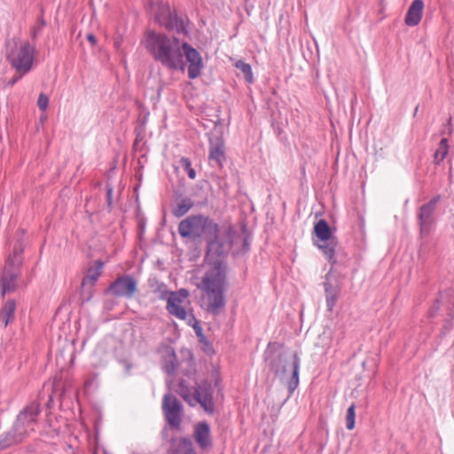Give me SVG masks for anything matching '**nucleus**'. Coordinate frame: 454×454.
Segmentation results:
<instances>
[{
  "label": "nucleus",
  "mask_w": 454,
  "mask_h": 454,
  "mask_svg": "<svg viewBox=\"0 0 454 454\" xmlns=\"http://www.w3.org/2000/svg\"><path fill=\"white\" fill-rule=\"evenodd\" d=\"M178 232L194 244L207 242V257L226 255L235 242V232L231 225L220 228L211 218L192 215L178 224Z\"/></svg>",
  "instance_id": "1"
},
{
  "label": "nucleus",
  "mask_w": 454,
  "mask_h": 454,
  "mask_svg": "<svg viewBox=\"0 0 454 454\" xmlns=\"http://www.w3.org/2000/svg\"><path fill=\"white\" fill-rule=\"evenodd\" d=\"M212 264L198 285V288L203 292L201 308L207 313L217 316L226 304L224 293L228 289L227 265L218 258Z\"/></svg>",
  "instance_id": "2"
},
{
  "label": "nucleus",
  "mask_w": 454,
  "mask_h": 454,
  "mask_svg": "<svg viewBox=\"0 0 454 454\" xmlns=\"http://www.w3.org/2000/svg\"><path fill=\"white\" fill-rule=\"evenodd\" d=\"M183 40L175 35L161 32L148 31L145 39V47L153 59L168 70H184L183 60Z\"/></svg>",
  "instance_id": "3"
},
{
  "label": "nucleus",
  "mask_w": 454,
  "mask_h": 454,
  "mask_svg": "<svg viewBox=\"0 0 454 454\" xmlns=\"http://www.w3.org/2000/svg\"><path fill=\"white\" fill-rule=\"evenodd\" d=\"M264 362L269 370L278 378L283 379L291 372L287 381L289 395L299 385L300 358L296 352H291L278 342H270L264 351Z\"/></svg>",
  "instance_id": "4"
},
{
  "label": "nucleus",
  "mask_w": 454,
  "mask_h": 454,
  "mask_svg": "<svg viewBox=\"0 0 454 454\" xmlns=\"http://www.w3.org/2000/svg\"><path fill=\"white\" fill-rule=\"evenodd\" d=\"M6 58L17 72L27 73L33 64L35 46L28 41L13 38L6 43Z\"/></svg>",
  "instance_id": "5"
},
{
  "label": "nucleus",
  "mask_w": 454,
  "mask_h": 454,
  "mask_svg": "<svg viewBox=\"0 0 454 454\" xmlns=\"http://www.w3.org/2000/svg\"><path fill=\"white\" fill-rule=\"evenodd\" d=\"M152 12L154 22L168 31H173L176 34H188L184 20L178 17L175 12H172L168 4H160L155 8L152 7Z\"/></svg>",
  "instance_id": "6"
},
{
  "label": "nucleus",
  "mask_w": 454,
  "mask_h": 454,
  "mask_svg": "<svg viewBox=\"0 0 454 454\" xmlns=\"http://www.w3.org/2000/svg\"><path fill=\"white\" fill-rule=\"evenodd\" d=\"M314 234L322 242L317 247L322 250L327 261L332 264L337 262L335 253L338 246V239L333 235L328 223L322 219L316 223L313 230Z\"/></svg>",
  "instance_id": "7"
},
{
  "label": "nucleus",
  "mask_w": 454,
  "mask_h": 454,
  "mask_svg": "<svg viewBox=\"0 0 454 454\" xmlns=\"http://www.w3.org/2000/svg\"><path fill=\"white\" fill-rule=\"evenodd\" d=\"M438 311L445 317L444 328L451 327V320L454 319V289L449 288L439 293L438 298L430 309L429 317H433Z\"/></svg>",
  "instance_id": "8"
},
{
  "label": "nucleus",
  "mask_w": 454,
  "mask_h": 454,
  "mask_svg": "<svg viewBox=\"0 0 454 454\" xmlns=\"http://www.w3.org/2000/svg\"><path fill=\"white\" fill-rule=\"evenodd\" d=\"M440 200L441 195H436L419 207L418 213V223L421 238L427 237L430 234L432 227L435 223L434 213Z\"/></svg>",
  "instance_id": "9"
},
{
  "label": "nucleus",
  "mask_w": 454,
  "mask_h": 454,
  "mask_svg": "<svg viewBox=\"0 0 454 454\" xmlns=\"http://www.w3.org/2000/svg\"><path fill=\"white\" fill-rule=\"evenodd\" d=\"M20 275V262H12L10 259L5 262L1 276V294L4 297L6 294L13 293L18 288L17 280Z\"/></svg>",
  "instance_id": "10"
},
{
  "label": "nucleus",
  "mask_w": 454,
  "mask_h": 454,
  "mask_svg": "<svg viewBox=\"0 0 454 454\" xmlns=\"http://www.w3.org/2000/svg\"><path fill=\"white\" fill-rule=\"evenodd\" d=\"M137 291V283L130 275H122L118 277L106 289L109 293L116 297H125L131 299Z\"/></svg>",
  "instance_id": "11"
},
{
  "label": "nucleus",
  "mask_w": 454,
  "mask_h": 454,
  "mask_svg": "<svg viewBox=\"0 0 454 454\" xmlns=\"http://www.w3.org/2000/svg\"><path fill=\"white\" fill-rule=\"evenodd\" d=\"M162 410L168 423L173 428H179L181 425L182 403L172 394H166L162 401Z\"/></svg>",
  "instance_id": "12"
},
{
  "label": "nucleus",
  "mask_w": 454,
  "mask_h": 454,
  "mask_svg": "<svg viewBox=\"0 0 454 454\" xmlns=\"http://www.w3.org/2000/svg\"><path fill=\"white\" fill-rule=\"evenodd\" d=\"M41 410L39 403L33 402L26 406L18 415L15 423L13 424L18 427L21 433L26 436L28 430L33 431V425L36 421Z\"/></svg>",
  "instance_id": "13"
},
{
  "label": "nucleus",
  "mask_w": 454,
  "mask_h": 454,
  "mask_svg": "<svg viewBox=\"0 0 454 454\" xmlns=\"http://www.w3.org/2000/svg\"><path fill=\"white\" fill-rule=\"evenodd\" d=\"M182 51L183 58L184 57L186 61L189 63L187 70L188 77L192 80L196 79L200 75L203 68L200 53L187 42H184Z\"/></svg>",
  "instance_id": "14"
},
{
  "label": "nucleus",
  "mask_w": 454,
  "mask_h": 454,
  "mask_svg": "<svg viewBox=\"0 0 454 454\" xmlns=\"http://www.w3.org/2000/svg\"><path fill=\"white\" fill-rule=\"evenodd\" d=\"M193 395L197 403H199L206 411L213 412L214 403L209 383L203 382L198 385L194 390Z\"/></svg>",
  "instance_id": "15"
},
{
  "label": "nucleus",
  "mask_w": 454,
  "mask_h": 454,
  "mask_svg": "<svg viewBox=\"0 0 454 454\" xmlns=\"http://www.w3.org/2000/svg\"><path fill=\"white\" fill-rule=\"evenodd\" d=\"M167 454H196L192 442L188 437H171Z\"/></svg>",
  "instance_id": "16"
},
{
  "label": "nucleus",
  "mask_w": 454,
  "mask_h": 454,
  "mask_svg": "<svg viewBox=\"0 0 454 454\" xmlns=\"http://www.w3.org/2000/svg\"><path fill=\"white\" fill-rule=\"evenodd\" d=\"M194 439L199 447L207 450L212 447L213 442L210 436V427L207 422H200L195 427Z\"/></svg>",
  "instance_id": "17"
},
{
  "label": "nucleus",
  "mask_w": 454,
  "mask_h": 454,
  "mask_svg": "<svg viewBox=\"0 0 454 454\" xmlns=\"http://www.w3.org/2000/svg\"><path fill=\"white\" fill-rule=\"evenodd\" d=\"M24 438L25 435L13 425L10 430L0 434V452L20 443Z\"/></svg>",
  "instance_id": "18"
},
{
  "label": "nucleus",
  "mask_w": 454,
  "mask_h": 454,
  "mask_svg": "<svg viewBox=\"0 0 454 454\" xmlns=\"http://www.w3.org/2000/svg\"><path fill=\"white\" fill-rule=\"evenodd\" d=\"M424 10L423 0H413L406 12L404 22L409 27L417 26L421 19Z\"/></svg>",
  "instance_id": "19"
},
{
  "label": "nucleus",
  "mask_w": 454,
  "mask_h": 454,
  "mask_svg": "<svg viewBox=\"0 0 454 454\" xmlns=\"http://www.w3.org/2000/svg\"><path fill=\"white\" fill-rule=\"evenodd\" d=\"M104 266V262L100 260H97L94 262L93 266H90L87 270V273L83 277L82 282H83V286H95L98 278L102 274V269Z\"/></svg>",
  "instance_id": "20"
},
{
  "label": "nucleus",
  "mask_w": 454,
  "mask_h": 454,
  "mask_svg": "<svg viewBox=\"0 0 454 454\" xmlns=\"http://www.w3.org/2000/svg\"><path fill=\"white\" fill-rule=\"evenodd\" d=\"M16 310V302L12 299L7 300L0 309V319L4 326H7L14 320V313Z\"/></svg>",
  "instance_id": "21"
},
{
  "label": "nucleus",
  "mask_w": 454,
  "mask_h": 454,
  "mask_svg": "<svg viewBox=\"0 0 454 454\" xmlns=\"http://www.w3.org/2000/svg\"><path fill=\"white\" fill-rule=\"evenodd\" d=\"M324 286H325L327 308H328V310L332 311L336 303L337 297L340 293V289L338 288L337 286H334L331 283L328 276H326V279L324 283Z\"/></svg>",
  "instance_id": "22"
},
{
  "label": "nucleus",
  "mask_w": 454,
  "mask_h": 454,
  "mask_svg": "<svg viewBox=\"0 0 454 454\" xmlns=\"http://www.w3.org/2000/svg\"><path fill=\"white\" fill-rule=\"evenodd\" d=\"M147 285L151 292L160 300L166 301L168 298L170 291L163 282H160L156 278H150L147 280Z\"/></svg>",
  "instance_id": "23"
},
{
  "label": "nucleus",
  "mask_w": 454,
  "mask_h": 454,
  "mask_svg": "<svg viewBox=\"0 0 454 454\" xmlns=\"http://www.w3.org/2000/svg\"><path fill=\"white\" fill-rule=\"evenodd\" d=\"M166 309L169 314L175 316L179 319H185L187 312L185 309L181 305L180 300L173 298H168Z\"/></svg>",
  "instance_id": "24"
},
{
  "label": "nucleus",
  "mask_w": 454,
  "mask_h": 454,
  "mask_svg": "<svg viewBox=\"0 0 454 454\" xmlns=\"http://www.w3.org/2000/svg\"><path fill=\"white\" fill-rule=\"evenodd\" d=\"M208 158L209 160L215 161L217 166L222 167L225 160L224 144H211Z\"/></svg>",
  "instance_id": "25"
},
{
  "label": "nucleus",
  "mask_w": 454,
  "mask_h": 454,
  "mask_svg": "<svg viewBox=\"0 0 454 454\" xmlns=\"http://www.w3.org/2000/svg\"><path fill=\"white\" fill-rule=\"evenodd\" d=\"M43 13L44 10L42 7L40 10V15L36 18L35 24L30 28V37L33 41H35L41 35L43 28L47 25Z\"/></svg>",
  "instance_id": "26"
},
{
  "label": "nucleus",
  "mask_w": 454,
  "mask_h": 454,
  "mask_svg": "<svg viewBox=\"0 0 454 454\" xmlns=\"http://www.w3.org/2000/svg\"><path fill=\"white\" fill-rule=\"evenodd\" d=\"M24 247L21 238H19L14 244L12 253L8 255L5 262H8L10 259L12 262H18L20 261L21 266L23 263L22 254L24 252Z\"/></svg>",
  "instance_id": "27"
},
{
  "label": "nucleus",
  "mask_w": 454,
  "mask_h": 454,
  "mask_svg": "<svg viewBox=\"0 0 454 454\" xmlns=\"http://www.w3.org/2000/svg\"><path fill=\"white\" fill-rule=\"evenodd\" d=\"M178 363L175 351L172 349L166 356H165V364L164 370L165 372L172 375L175 373L177 368Z\"/></svg>",
  "instance_id": "28"
},
{
  "label": "nucleus",
  "mask_w": 454,
  "mask_h": 454,
  "mask_svg": "<svg viewBox=\"0 0 454 454\" xmlns=\"http://www.w3.org/2000/svg\"><path fill=\"white\" fill-rule=\"evenodd\" d=\"M194 203L190 198L182 199L178 204L177 207L174 210V215L176 217H181L184 215L192 207Z\"/></svg>",
  "instance_id": "29"
},
{
  "label": "nucleus",
  "mask_w": 454,
  "mask_h": 454,
  "mask_svg": "<svg viewBox=\"0 0 454 454\" xmlns=\"http://www.w3.org/2000/svg\"><path fill=\"white\" fill-rule=\"evenodd\" d=\"M235 67L243 74V77L247 82H254L252 67L248 63H246L243 60H238L235 64Z\"/></svg>",
  "instance_id": "30"
},
{
  "label": "nucleus",
  "mask_w": 454,
  "mask_h": 454,
  "mask_svg": "<svg viewBox=\"0 0 454 454\" xmlns=\"http://www.w3.org/2000/svg\"><path fill=\"white\" fill-rule=\"evenodd\" d=\"M193 321L192 328L195 331V333L198 337L199 342L210 347V342L207 340L206 336L203 333V329L200 324V322L195 318L193 315L191 316V320Z\"/></svg>",
  "instance_id": "31"
},
{
  "label": "nucleus",
  "mask_w": 454,
  "mask_h": 454,
  "mask_svg": "<svg viewBox=\"0 0 454 454\" xmlns=\"http://www.w3.org/2000/svg\"><path fill=\"white\" fill-rule=\"evenodd\" d=\"M356 405L352 403L347 411L346 415V427L348 430H352L355 427V419H356Z\"/></svg>",
  "instance_id": "32"
},
{
  "label": "nucleus",
  "mask_w": 454,
  "mask_h": 454,
  "mask_svg": "<svg viewBox=\"0 0 454 454\" xmlns=\"http://www.w3.org/2000/svg\"><path fill=\"white\" fill-rule=\"evenodd\" d=\"M448 144H440V147L434 152L435 163L439 164L448 154Z\"/></svg>",
  "instance_id": "33"
},
{
  "label": "nucleus",
  "mask_w": 454,
  "mask_h": 454,
  "mask_svg": "<svg viewBox=\"0 0 454 454\" xmlns=\"http://www.w3.org/2000/svg\"><path fill=\"white\" fill-rule=\"evenodd\" d=\"M242 231H243V237L240 238L242 241V247L239 251H235L234 254H244L249 250V242H248V235L247 234V226L245 224L242 225Z\"/></svg>",
  "instance_id": "34"
},
{
  "label": "nucleus",
  "mask_w": 454,
  "mask_h": 454,
  "mask_svg": "<svg viewBox=\"0 0 454 454\" xmlns=\"http://www.w3.org/2000/svg\"><path fill=\"white\" fill-rule=\"evenodd\" d=\"M94 286H83V282L81 284V299L82 302L89 301L93 295Z\"/></svg>",
  "instance_id": "35"
},
{
  "label": "nucleus",
  "mask_w": 454,
  "mask_h": 454,
  "mask_svg": "<svg viewBox=\"0 0 454 454\" xmlns=\"http://www.w3.org/2000/svg\"><path fill=\"white\" fill-rule=\"evenodd\" d=\"M189 296V291L187 289L182 288L179 289L177 292H169L168 298H175L177 300H180V302L182 303L183 300L186 299Z\"/></svg>",
  "instance_id": "36"
},
{
  "label": "nucleus",
  "mask_w": 454,
  "mask_h": 454,
  "mask_svg": "<svg viewBox=\"0 0 454 454\" xmlns=\"http://www.w3.org/2000/svg\"><path fill=\"white\" fill-rule=\"evenodd\" d=\"M451 121L452 118L449 117L447 122L444 124L443 129L442 130V134L443 137L441 138L440 142H448L449 137H445V135H450L452 132Z\"/></svg>",
  "instance_id": "37"
},
{
  "label": "nucleus",
  "mask_w": 454,
  "mask_h": 454,
  "mask_svg": "<svg viewBox=\"0 0 454 454\" xmlns=\"http://www.w3.org/2000/svg\"><path fill=\"white\" fill-rule=\"evenodd\" d=\"M37 106L41 111H45L49 106V98L44 94L41 93L37 99Z\"/></svg>",
  "instance_id": "38"
},
{
  "label": "nucleus",
  "mask_w": 454,
  "mask_h": 454,
  "mask_svg": "<svg viewBox=\"0 0 454 454\" xmlns=\"http://www.w3.org/2000/svg\"><path fill=\"white\" fill-rule=\"evenodd\" d=\"M112 195H113V188L111 186L107 185L106 198H107L108 207H112V203H113Z\"/></svg>",
  "instance_id": "39"
},
{
  "label": "nucleus",
  "mask_w": 454,
  "mask_h": 454,
  "mask_svg": "<svg viewBox=\"0 0 454 454\" xmlns=\"http://www.w3.org/2000/svg\"><path fill=\"white\" fill-rule=\"evenodd\" d=\"M24 74L20 73V75L13 76L10 81L7 82L6 86H13L23 75Z\"/></svg>",
  "instance_id": "40"
},
{
  "label": "nucleus",
  "mask_w": 454,
  "mask_h": 454,
  "mask_svg": "<svg viewBox=\"0 0 454 454\" xmlns=\"http://www.w3.org/2000/svg\"><path fill=\"white\" fill-rule=\"evenodd\" d=\"M121 43H122V38L120 35L114 37V45L115 49L119 50L121 48Z\"/></svg>",
  "instance_id": "41"
},
{
  "label": "nucleus",
  "mask_w": 454,
  "mask_h": 454,
  "mask_svg": "<svg viewBox=\"0 0 454 454\" xmlns=\"http://www.w3.org/2000/svg\"><path fill=\"white\" fill-rule=\"evenodd\" d=\"M181 163H182V166L186 169H189L190 168H192L191 161L188 158H182Z\"/></svg>",
  "instance_id": "42"
},
{
  "label": "nucleus",
  "mask_w": 454,
  "mask_h": 454,
  "mask_svg": "<svg viewBox=\"0 0 454 454\" xmlns=\"http://www.w3.org/2000/svg\"><path fill=\"white\" fill-rule=\"evenodd\" d=\"M87 39L92 45L96 44L97 43V38L93 34H88Z\"/></svg>",
  "instance_id": "43"
},
{
  "label": "nucleus",
  "mask_w": 454,
  "mask_h": 454,
  "mask_svg": "<svg viewBox=\"0 0 454 454\" xmlns=\"http://www.w3.org/2000/svg\"><path fill=\"white\" fill-rule=\"evenodd\" d=\"M187 174L191 179H194L196 176V171L192 168L187 169Z\"/></svg>",
  "instance_id": "44"
},
{
  "label": "nucleus",
  "mask_w": 454,
  "mask_h": 454,
  "mask_svg": "<svg viewBox=\"0 0 454 454\" xmlns=\"http://www.w3.org/2000/svg\"><path fill=\"white\" fill-rule=\"evenodd\" d=\"M203 350H204L206 353H207V354H212V353H214V349H213V347H212V344H211V343H210V348H209V346H206V345H204V347H203Z\"/></svg>",
  "instance_id": "45"
},
{
  "label": "nucleus",
  "mask_w": 454,
  "mask_h": 454,
  "mask_svg": "<svg viewBox=\"0 0 454 454\" xmlns=\"http://www.w3.org/2000/svg\"><path fill=\"white\" fill-rule=\"evenodd\" d=\"M161 436L163 439H167L168 437V429L166 427L161 431Z\"/></svg>",
  "instance_id": "46"
},
{
  "label": "nucleus",
  "mask_w": 454,
  "mask_h": 454,
  "mask_svg": "<svg viewBox=\"0 0 454 454\" xmlns=\"http://www.w3.org/2000/svg\"><path fill=\"white\" fill-rule=\"evenodd\" d=\"M418 109H419V106H416V108H415V110H414V114H417Z\"/></svg>",
  "instance_id": "47"
}]
</instances>
